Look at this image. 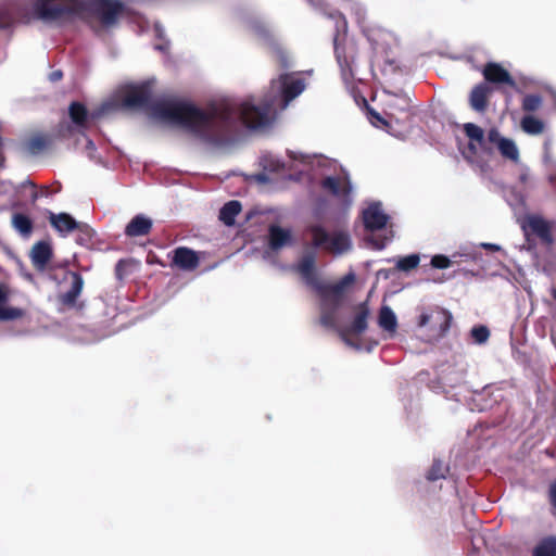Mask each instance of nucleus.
<instances>
[{
  "instance_id": "12",
  "label": "nucleus",
  "mask_w": 556,
  "mask_h": 556,
  "mask_svg": "<svg viewBox=\"0 0 556 556\" xmlns=\"http://www.w3.org/2000/svg\"><path fill=\"white\" fill-rule=\"evenodd\" d=\"M200 265V257L195 251L187 247H178L173 251L172 267L185 271H192Z\"/></svg>"
},
{
  "instance_id": "9",
  "label": "nucleus",
  "mask_w": 556,
  "mask_h": 556,
  "mask_svg": "<svg viewBox=\"0 0 556 556\" xmlns=\"http://www.w3.org/2000/svg\"><path fill=\"white\" fill-rule=\"evenodd\" d=\"M453 316L450 311L435 307L430 314L424 313L419 316L418 326L425 327L432 323V330L437 332V337L443 338L451 328Z\"/></svg>"
},
{
  "instance_id": "32",
  "label": "nucleus",
  "mask_w": 556,
  "mask_h": 556,
  "mask_svg": "<svg viewBox=\"0 0 556 556\" xmlns=\"http://www.w3.org/2000/svg\"><path fill=\"white\" fill-rule=\"evenodd\" d=\"M315 167L324 169L328 174H338V170L342 166L334 159L315 153Z\"/></svg>"
},
{
  "instance_id": "44",
  "label": "nucleus",
  "mask_w": 556,
  "mask_h": 556,
  "mask_svg": "<svg viewBox=\"0 0 556 556\" xmlns=\"http://www.w3.org/2000/svg\"><path fill=\"white\" fill-rule=\"evenodd\" d=\"M63 77V73L61 71H54L50 74V79L52 81H58Z\"/></svg>"
},
{
  "instance_id": "37",
  "label": "nucleus",
  "mask_w": 556,
  "mask_h": 556,
  "mask_svg": "<svg viewBox=\"0 0 556 556\" xmlns=\"http://www.w3.org/2000/svg\"><path fill=\"white\" fill-rule=\"evenodd\" d=\"M470 333L475 342L479 344L485 343L490 337L489 328L483 325L475 326Z\"/></svg>"
},
{
  "instance_id": "5",
  "label": "nucleus",
  "mask_w": 556,
  "mask_h": 556,
  "mask_svg": "<svg viewBox=\"0 0 556 556\" xmlns=\"http://www.w3.org/2000/svg\"><path fill=\"white\" fill-rule=\"evenodd\" d=\"M370 311L367 302L359 303L354 307V316L350 325L338 329L341 340L349 346L361 349V344L355 340L368 328V317Z\"/></svg>"
},
{
  "instance_id": "15",
  "label": "nucleus",
  "mask_w": 556,
  "mask_h": 556,
  "mask_svg": "<svg viewBox=\"0 0 556 556\" xmlns=\"http://www.w3.org/2000/svg\"><path fill=\"white\" fill-rule=\"evenodd\" d=\"M281 109H285L290 101L296 98L305 89L301 78H294L288 74L280 76Z\"/></svg>"
},
{
  "instance_id": "29",
  "label": "nucleus",
  "mask_w": 556,
  "mask_h": 556,
  "mask_svg": "<svg viewBox=\"0 0 556 556\" xmlns=\"http://www.w3.org/2000/svg\"><path fill=\"white\" fill-rule=\"evenodd\" d=\"M378 323L381 328L394 331L396 328V316L389 306H382L379 312Z\"/></svg>"
},
{
  "instance_id": "21",
  "label": "nucleus",
  "mask_w": 556,
  "mask_h": 556,
  "mask_svg": "<svg viewBox=\"0 0 556 556\" xmlns=\"http://www.w3.org/2000/svg\"><path fill=\"white\" fill-rule=\"evenodd\" d=\"M391 99L387 102L388 115L396 117L400 114L407 113L410 108V98L407 94L390 92Z\"/></svg>"
},
{
  "instance_id": "51",
  "label": "nucleus",
  "mask_w": 556,
  "mask_h": 556,
  "mask_svg": "<svg viewBox=\"0 0 556 556\" xmlns=\"http://www.w3.org/2000/svg\"><path fill=\"white\" fill-rule=\"evenodd\" d=\"M552 97H553V100H554V106L556 109V91H552L551 92Z\"/></svg>"
},
{
  "instance_id": "50",
  "label": "nucleus",
  "mask_w": 556,
  "mask_h": 556,
  "mask_svg": "<svg viewBox=\"0 0 556 556\" xmlns=\"http://www.w3.org/2000/svg\"><path fill=\"white\" fill-rule=\"evenodd\" d=\"M257 179H258L260 181H266V179H267V178H266V175H265V174H261V175H258Z\"/></svg>"
},
{
  "instance_id": "11",
  "label": "nucleus",
  "mask_w": 556,
  "mask_h": 556,
  "mask_svg": "<svg viewBox=\"0 0 556 556\" xmlns=\"http://www.w3.org/2000/svg\"><path fill=\"white\" fill-rule=\"evenodd\" d=\"M522 228L527 236L538 237L542 243L552 244V225L539 215H530L526 218Z\"/></svg>"
},
{
  "instance_id": "10",
  "label": "nucleus",
  "mask_w": 556,
  "mask_h": 556,
  "mask_svg": "<svg viewBox=\"0 0 556 556\" xmlns=\"http://www.w3.org/2000/svg\"><path fill=\"white\" fill-rule=\"evenodd\" d=\"M48 219L50 225L63 236L73 232L74 230H78L88 238L91 237V228L87 224L77 222L67 213L55 214L53 212H49Z\"/></svg>"
},
{
  "instance_id": "1",
  "label": "nucleus",
  "mask_w": 556,
  "mask_h": 556,
  "mask_svg": "<svg viewBox=\"0 0 556 556\" xmlns=\"http://www.w3.org/2000/svg\"><path fill=\"white\" fill-rule=\"evenodd\" d=\"M152 112L155 117L185 129L204 142L220 144L232 137L239 122L252 129L268 125L273 102L264 101L261 105H254L245 101L239 106L222 102L203 110L188 101L162 100L152 105Z\"/></svg>"
},
{
  "instance_id": "23",
  "label": "nucleus",
  "mask_w": 556,
  "mask_h": 556,
  "mask_svg": "<svg viewBox=\"0 0 556 556\" xmlns=\"http://www.w3.org/2000/svg\"><path fill=\"white\" fill-rule=\"evenodd\" d=\"M68 115L75 126L81 129L87 128L89 113L85 104L73 101L68 106Z\"/></svg>"
},
{
  "instance_id": "26",
  "label": "nucleus",
  "mask_w": 556,
  "mask_h": 556,
  "mask_svg": "<svg viewBox=\"0 0 556 556\" xmlns=\"http://www.w3.org/2000/svg\"><path fill=\"white\" fill-rule=\"evenodd\" d=\"M241 210V203L237 200H231L223 205L218 217L226 226H232Z\"/></svg>"
},
{
  "instance_id": "30",
  "label": "nucleus",
  "mask_w": 556,
  "mask_h": 556,
  "mask_svg": "<svg viewBox=\"0 0 556 556\" xmlns=\"http://www.w3.org/2000/svg\"><path fill=\"white\" fill-rule=\"evenodd\" d=\"M544 123L532 115H526L521 119V128L529 135H540L544 131Z\"/></svg>"
},
{
  "instance_id": "33",
  "label": "nucleus",
  "mask_w": 556,
  "mask_h": 556,
  "mask_svg": "<svg viewBox=\"0 0 556 556\" xmlns=\"http://www.w3.org/2000/svg\"><path fill=\"white\" fill-rule=\"evenodd\" d=\"M497 148L503 157L514 162L518 161L519 151L517 149L516 143L511 139L505 138L504 140H501Z\"/></svg>"
},
{
  "instance_id": "3",
  "label": "nucleus",
  "mask_w": 556,
  "mask_h": 556,
  "mask_svg": "<svg viewBox=\"0 0 556 556\" xmlns=\"http://www.w3.org/2000/svg\"><path fill=\"white\" fill-rule=\"evenodd\" d=\"M330 18L334 21L336 34L333 37V48L337 63L343 81L351 85L356 76V61L358 56V48L356 42L348 37L345 17L338 11L330 14Z\"/></svg>"
},
{
  "instance_id": "2",
  "label": "nucleus",
  "mask_w": 556,
  "mask_h": 556,
  "mask_svg": "<svg viewBox=\"0 0 556 556\" xmlns=\"http://www.w3.org/2000/svg\"><path fill=\"white\" fill-rule=\"evenodd\" d=\"M124 11L118 0H34L33 12L43 22H66L90 13L105 27L117 23Z\"/></svg>"
},
{
  "instance_id": "19",
  "label": "nucleus",
  "mask_w": 556,
  "mask_h": 556,
  "mask_svg": "<svg viewBox=\"0 0 556 556\" xmlns=\"http://www.w3.org/2000/svg\"><path fill=\"white\" fill-rule=\"evenodd\" d=\"M52 248L46 241H39L34 244L30 252L33 266L37 270H45L52 258Z\"/></svg>"
},
{
  "instance_id": "49",
  "label": "nucleus",
  "mask_w": 556,
  "mask_h": 556,
  "mask_svg": "<svg viewBox=\"0 0 556 556\" xmlns=\"http://www.w3.org/2000/svg\"><path fill=\"white\" fill-rule=\"evenodd\" d=\"M4 161H5V159H4L3 154L0 152V168L4 167Z\"/></svg>"
},
{
  "instance_id": "17",
  "label": "nucleus",
  "mask_w": 556,
  "mask_h": 556,
  "mask_svg": "<svg viewBox=\"0 0 556 556\" xmlns=\"http://www.w3.org/2000/svg\"><path fill=\"white\" fill-rule=\"evenodd\" d=\"M268 249L273 252L291 245L293 242L292 233L289 229H285L278 225H270L268 227Z\"/></svg>"
},
{
  "instance_id": "46",
  "label": "nucleus",
  "mask_w": 556,
  "mask_h": 556,
  "mask_svg": "<svg viewBox=\"0 0 556 556\" xmlns=\"http://www.w3.org/2000/svg\"><path fill=\"white\" fill-rule=\"evenodd\" d=\"M551 144H552L551 139H546V140H545V142H544V152H545V156H546V157H547V156H548V154H549Z\"/></svg>"
},
{
  "instance_id": "18",
  "label": "nucleus",
  "mask_w": 556,
  "mask_h": 556,
  "mask_svg": "<svg viewBox=\"0 0 556 556\" xmlns=\"http://www.w3.org/2000/svg\"><path fill=\"white\" fill-rule=\"evenodd\" d=\"M153 228V220L143 215H135L125 227V236L128 238H137L148 236Z\"/></svg>"
},
{
  "instance_id": "55",
  "label": "nucleus",
  "mask_w": 556,
  "mask_h": 556,
  "mask_svg": "<svg viewBox=\"0 0 556 556\" xmlns=\"http://www.w3.org/2000/svg\"><path fill=\"white\" fill-rule=\"evenodd\" d=\"M308 2H311V0H308Z\"/></svg>"
},
{
  "instance_id": "7",
  "label": "nucleus",
  "mask_w": 556,
  "mask_h": 556,
  "mask_svg": "<svg viewBox=\"0 0 556 556\" xmlns=\"http://www.w3.org/2000/svg\"><path fill=\"white\" fill-rule=\"evenodd\" d=\"M353 279H354V276L349 275L341 282L326 287V288L320 286L315 280V291L318 293H324V294L332 296L336 302L334 306L331 311H323L321 316H320V324L323 326H325L327 328H337V330L339 329L337 327V307L343 296V292H344L346 282L353 281Z\"/></svg>"
},
{
  "instance_id": "28",
  "label": "nucleus",
  "mask_w": 556,
  "mask_h": 556,
  "mask_svg": "<svg viewBox=\"0 0 556 556\" xmlns=\"http://www.w3.org/2000/svg\"><path fill=\"white\" fill-rule=\"evenodd\" d=\"M533 556H556V535L541 540L533 549Z\"/></svg>"
},
{
  "instance_id": "43",
  "label": "nucleus",
  "mask_w": 556,
  "mask_h": 556,
  "mask_svg": "<svg viewBox=\"0 0 556 556\" xmlns=\"http://www.w3.org/2000/svg\"><path fill=\"white\" fill-rule=\"evenodd\" d=\"M49 190L48 187H42L41 192L39 193L36 189H33V192L30 194V201L31 203H35L40 197H48Z\"/></svg>"
},
{
  "instance_id": "27",
  "label": "nucleus",
  "mask_w": 556,
  "mask_h": 556,
  "mask_svg": "<svg viewBox=\"0 0 556 556\" xmlns=\"http://www.w3.org/2000/svg\"><path fill=\"white\" fill-rule=\"evenodd\" d=\"M296 270H298L301 279L303 280V282L307 287L313 288V253L312 252L306 251L302 261L298 265Z\"/></svg>"
},
{
  "instance_id": "8",
  "label": "nucleus",
  "mask_w": 556,
  "mask_h": 556,
  "mask_svg": "<svg viewBox=\"0 0 556 556\" xmlns=\"http://www.w3.org/2000/svg\"><path fill=\"white\" fill-rule=\"evenodd\" d=\"M339 172L341 175L328 174L321 178L319 185L324 191L331 195L346 200L352 193L350 174L343 167H340Z\"/></svg>"
},
{
  "instance_id": "48",
  "label": "nucleus",
  "mask_w": 556,
  "mask_h": 556,
  "mask_svg": "<svg viewBox=\"0 0 556 556\" xmlns=\"http://www.w3.org/2000/svg\"><path fill=\"white\" fill-rule=\"evenodd\" d=\"M551 294L553 296V300L556 302V287L551 288Z\"/></svg>"
},
{
  "instance_id": "25",
  "label": "nucleus",
  "mask_w": 556,
  "mask_h": 556,
  "mask_svg": "<svg viewBox=\"0 0 556 556\" xmlns=\"http://www.w3.org/2000/svg\"><path fill=\"white\" fill-rule=\"evenodd\" d=\"M464 132L469 138L470 142L468 144L469 150H471L473 153L477 152V148L475 143H477L479 147L483 148L485 143V137L484 131L481 127L473 123H466L464 124Z\"/></svg>"
},
{
  "instance_id": "34",
  "label": "nucleus",
  "mask_w": 556,
  "mask_h": 556,
  "mask_svg": "<svg viewBox=\"0 0 556 556\" xmlns=\"http://www.w3.org/2000/svg\"><path fill=\"white\" fill-rule=\"evenodd\" d=\"M448 472V467L445 466L441 460L434 459L430 469L427 472V479L429 481H437L444 479Z\"/></svg>"
},
{
  "instance_id": "35",
  "label": "nucleus",
  "mask_w": 556,
  "mask_h": 556,
  "mask_svg": "<svg viewBox=\"0 0 556 556\" xmlns=\"http://www.w3.org/2000/svg\"><path fill=\"white\" fill-rule=\"evenodd\" d=\"M419 261L420 258L418 254H410L401 257L396 263V268L402 271H409L419 265Z\"/></svg>"
},
{
  "instance_id": "16",
  "label": "nucleus",
  "mask_w": 556,
  "mask_h": 556,
  "mask_svg": "<svg viewBox=\"0 0 556 556\" xmlns=\"http://www.w3.org/2000/svg\"><path fill=\"white\" fill-rule=\"evenodd\" d=\"M483 77L488 83L505 84L511 88L516 87V81L501 64L489 62L484 65L482 71Z\"/></svg>"
},
{
  "instance_id": "22",
  "label": "nucleus",
  "mask_w": 556,
  "mask_h": 556,
  "mask_svg": "<svg viewBox=\"0 0 556 556\" xmlns=\"http://www.w3.org/2000/svg\"><path fill=\"white\" fill-rule=\"evenodd\" d=\"M9 299V290L0 283V321L20 319L25 315L24 309L18 307H4L3 304Z\"/></svg>"
},
{
  "instance_id": "54",
  "label": "nucleus",
  "mask_w": 556,
  "mask_h": 556,
  "mask_svg": "<svg viewBox=\"0 0 556 556\" xmlns=\"http://www.w3.org/2000/svg\"><path fill=\"white\" fill-rule=\"evenodd\" d=\"M526 178H527V176L525 174L520 176L521 181H526Z\"/></svg>"
},
{
  "instance_id": "13",
  "label": "nucleus",
  "mask_w": 556,
  "mask_h": 556,
  "mask_svg": "<svg viewBox=\"0 0 556 556\" xmlns=\"http://www.w3.org/2000/svg\"><path fill=\"white\" fill-rule=\"evenodd\" d=\"M151 100V88L148 84L135 86L128 89L123 98L125 108L138 109L148 106Z\"/></svg>"
},
{
  "instance_id": "41",
  "label": "nucleus",
  "mask_w": 556,
  "mask_h": 556,
  "mask_svg": "<svg viewBox=\"0 0 556 556\" xmlns=\"http://www.w3.org/2000/svg\"><path fill=\"white\" fill-rule=\"evenodd\" d=\"M548 501L552 506V514L556 516V479L549 484Z\"/></svg>"
},
{
  "instance_id": "39",
  "label": "nucleus",
  "mask_w": 556,
  "mask_h": 556,
  "mask_svg": "<svg viewBox=\"0 0 556 556\" xmlns=\"http://www.w3.org/2000/svg\"><path fill=\"white\" fill-rule=\"evenodd\" d=\"M431 265L434 268L445 269V268L450 267L451 260L445 255L438 254V255L432 256Z\"/></svg>"
},
{
  "instance_id": "53",
  "label": "nucleus",
  "mask_w": 556,
  "mask_h": 556,
  "mask_svg": "<svg viewBox=\"0 0 556 556\" xmlns=\"http://www.w3.org/2000/svg\"><path fill=\"white\" fill-rule=\"evenodd\" d=\"M3 27V21H2V15L0 14V28Z\"/></svg>"
},
{
  "instance_id": "14",
  "label": "nucleus",
  "mask_w": 556,
  "mask_h": 556,
  "mask_svg": "<svg viewBox=\"0 0 556 556\" xmlns=\"http://www.w3.org/2000/svg\"><path fill=\"white\" fill-rule=\"evenodd\" d=\"M388 222L389 216L381 210L378 203L371 204L363 211L364 227L370 232L383 229Z\"/></svg>"
},
{
  "instance_id": "45",
  "label": "nucleus",
  "mask_w": 556,
  "mask_h": 556,
  "mask_svg": "<svg viewBox=\"0 0 556 556\" xmlns=\"http://www.w3.org/2000/svg\"><path fill=\"white\" fill-rule=\"evenodd\" d=\"M370 115H371L375 119H377L378 122H380V123H382V124L387 125L386 119H384V118H383L379 113L374 112V111H370Z\"/></svg>"
},
{
  "instance_id": "20",
  "label": "nucleus",
  "mask_w": 556,
  "mask_h": 556,
  "mask_svg": "<svg viewBox=\"0 0 556 556\" xmlns=\"http://www.w3.org/2000/svg\"><path fill=\"white\" fill-rule=\"evenodd\" d=\"M491 92L492 89L486 83H480L475 86L469 97L470 106L477 112H485Z\"/></svg>"
},
{
  "instance_id": "6",
  "label": "nucleus",
  "mask_w": 556,
  "mask_h": 556,
  "mask_svg": "<svg viewBox=\"0 0 556 556\" xmlns=\"http://www.w3.org/2000/svg\"><path fill=\"white\" fill-rule=\"evenodd\" d=\"M63 280L68 283V289L56 295L58 304L66 309H84L85 304L79 302L85 286L84 277L78 271L67 270Z\"/></svg>"
},
{
  "instance_id": "24",
  "label": "nucleus",
  "mask_w": 556,
  "mask_h": 556,
  "mask_svg": "<svg viewBox=\"0 0 556 556\" xmlns=\"http://www.w3.org/2000/svg\"><path fill=\"white\" fill-rule=\"evenodd\" d=\"M54 141V137L48 134H35L26 141V149L31 154H38L48 149Z\"/></svg>"
},
{
  "instance_id": "52",
  "label": "nucleus",
  "mask_w": 556,
  "mask_h": 556,
  "mask_svg": "<svg viewBox=\"0 0 556 556\" xmlns=\"http://www.w3.org/2000/svg\"><path fill=\"white\" fill-rule=\"evenodd\" d=\"M488 247L490 249H492V250H498L500 249L497 245H494V244H489Z\"/></svg>"
},
{
  "instance_id": "38",
  "label": "nucleus",
  "mask_w": 556,
  "mask_h": 556,
  "mask_svg": "<svg viewBox=\"0 0 556 556\" xmlns=\"http://www.w3.org/2000/svg\"><path fill=\"white\" fill-rule=\"evenodd\" d=\"M392 238V235L390 237H387V236H380V235H375L372 233L371 236H369L367 238V241L370 242L375 249L377 250H382L387 243L391 240Z\"/></svg>"
},
{
  "instance_id": "40",
  "label": "nucleus",
  "mask_w": 556,
  "mask_h": 556,
  "mask_svg": "<svg viewBox=\"0 0 556 556\" xmlns=\"http://www.w3.org/2000/svg\"><path fill=\"white\" fill-rule=\"evenodd\" d=\"M131 264L130 260H119L115 265V276L118 280H123L126 275V267Z\"/></svg>"
},
{
  "instance_id": "42",
  "label": "nucleus",
  "mask_w": 556,
  "mask_h": 556,
  "mask_svg": "<svg viewBox=\"0 0 556 556\" xmlns=\"http://www.w3.org/2000/svg\"><path fill=\"white\" fill-rule=\"evenodd\" d=\"M488 141L491 143H494L496 146L500 144L501 140H504L505 138L501 137L500 131L496 128H491L488 131Z\"/></svg>"
},
{
  "instance_id": "36",
  "label": "nucleus",
  "mask_w": 556,
  "mask_h": 556,
  "mask_svg": "<svg viewBox=\"0 0 556 556\" xmlns=\"http://www.w3.org/2000/svg\"><path fill=\"white\" fill-rule=\"evenodd\" d=\"M542 105V98L539 94H527L522 100V110L525 112H535Z\"/></svg>"
},
{
  "instance_id": "4",
  "label": "nucleus",
  "mask_w": 556,
  "mask_h": 556,
  "mask_svg": "<svg viewBox=\"0 0 556 556\" xmlns=\"http://www.w3.org/2000/svg\"><path fill=\"white\" fill-rule=\"evenodd\" d=\"M352 247L351 235L346 228L327 229L324 226L315 225V249L340 256L350 252Z\"/></svg>"
},
{
  "instance_id": "31",
  "label": "nucleus",
  "mask_w": 556,
  "mask_h": 556,
  "mask_svg": "<svg viewBox=\"0 0 556 556\" xmlns=\"http://www.w3.org/2000/svg\"><path fill=\"white\" fill-rule=\"evenodd\" d=\"M14 228L23 236H29L33 231L31 219L22 213H16L12 217Z\"/></svg>"
},
{
  "instance_id": "47",
  "label": "nucleus",
  "mask_w": 556,
  "mask_h": 556,
  "mask_svg": "<svg viewBox=\"0 0 556 556\" xmlns=\"http://www.w3.org/2000/svg\"><path fill=\"white\" fill-rule=\"evenodd\" d=\"M22 186H23V187H25V186H29V187H31V189H36V188H37V186H36L31 180H26V181H24V182L22 184Z\"/></svg>"
}]
</instances>
